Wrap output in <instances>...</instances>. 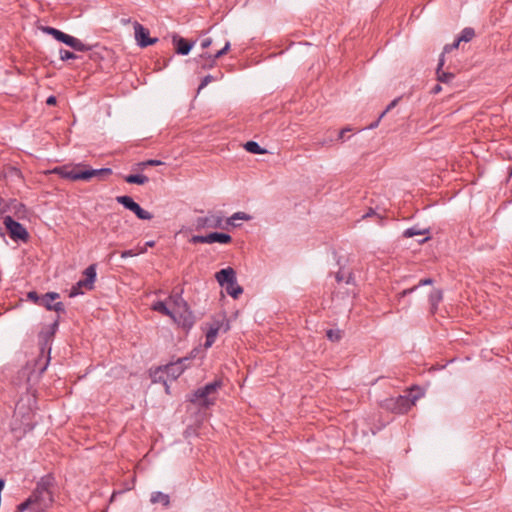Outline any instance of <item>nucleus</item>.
<instances>
[{"label":"nucleus","instance_id":"obj_1","mask_svg":"<svg viewBox=\"0 0 512 512\" xmlns=\"http://www.w3.org/2000/svg\"><path fill=\"white\" fill-rule=\"evenodd\" d=\"M54 484V478L46 475L37 482L35 489L30 494V498L34 505V512H46L54 502L51 488Z\"/></svg>","mask_w":512,"mask_h":512},{"label":"nucleus","instance_id":"obj_2","mask_svg":"<svg viewBox=\"0 0 512 512\" xmlns=\"http://www.w3.org/2000/svg\"><path fill=\"white\" fill-rule=\"evenodd\" d=\"M182 293V289H174L169 296V302L172 303V311L175 312L176 323L182 328L189 330L195 323V317L188 303L183 299Z\"/></svg>","mask_w":512,"mask_h":512},{"label":"nucleus","instance_id":"obj_3","mask_svg":"<svg viewBox=\"0 0 512 512\" xmlns=\"http://www.w3.org/2000/svg\"><path fill=\"white\" fill-rule=\"evenodd\" d=\"M221 386V380H214L213 382L195 390L189 397V401L198 404L201 407L208 408L215 403V397L210 396L215 394Z\"/></svg>","mask_w":512,"mask_h":512},{"label":"nucleus","instance_id":"obj_4","mask_svg":"<svg viewBox=\"0 0 512 512\" xmlns=\"http://www.w3.org/2000/svg\"><path fill=\"white\" fill-rule=\"evenodd\" d=\"M417 396L410 398L406 395H399L398 397H391L383 400L380 404L381 408L390 411L394 414L407 413L417 400Z\"/></svg>","mask_w":512,"mask_h":512},{"label":"nucleus","instance_id":"obj_5","mask_svg":"<svg viewBox=\"0 0 512 512\" xmlns=\"http://www.w3.org/2000/svg\"><path fill=\"white\" fill-rule=\"evenodd\" d=\"M3 223L6 227L9 237L15 241L28 242L30 235L27 229L19 222L15 221L11 216H5Z\"/></svg>","mask_w":512,"mask_h":512},{"label":"nucleus","instance_id":"obj_6","mask_svg":"<svg viewBox=\"0 0 512 512\" xmlns=\"http://www.w3.org/2000/svg\"><path fill=\"white\" fill-rule=\"evenodd\" d=\"M190 243H220V244H229L232 242V237L227 233L222 232H212L208 235H193L190 240Z\"/></svg>","mask_w":512,"mask_h":512},{"label":"nucleus","instance_id":"obj_7","mask_svg":"<svg viewBox=\"0 0 512 512\" xmlns=\"http://www.w3.org/2000/svg\"><path fill=\"white\" fill-rule=\"evenodd\" d=\"M195 351L196 350L192 351L190 356L178 358L176 361L165 365L164 368L160 370L166 373L168 378L176 380L187 368L186 365H183V361H191L194 358Z\"/></svg>","mask_w":512,"mask_h":512},{"label":"nucleus","instance_id":"obj_8","mask_svg":"<svg viewBox=\"0 0 512 512\" xmlns=\"http://www.w3.org/2000/svg\"><path fill=\"white\" fill-rule=\"evenodd\" d=\"M134 33L136 42L141 48H146L158 42V38H151L149 30L139 22H134Z\"/></svg>","mask_w":512,"mask_h":512},{"label":"nucleus","instance_id":"obj_9","mask_svg":"<svg viewBox=\"0 0 512 512\" xmlns=\"http://www.w3.org/2000/svg\"><path fill=\"white\" fill-rule=\"evenodd\" d=\"M55 39L59 42L66 44L67 46L71 47L75 51L84 52V51H89L92 48L90 45L84 44L79 39H77L71 35H68L62 31L60 32L59 36L56 37Z\"/></svg>","mask_w":512,"mask_h":512},{"label":"nucleus","instance_id":"obj_10","mask_svg":"<svg viewBox=\"0 0 512 512\" xmlns=\"http://www.w3.org/2000/svg\"><path fill=\"white\" fill-rule=\"evenodd\" d=\"M223 218L219 215L210 214L205 217H198L195 221L196 230L204 228H222Z\"/></svg>","mask_w":512,"mask_h":512},{"label":"nucleus","instance_id":"obj_11","mask_svg":"<svg viewBox=\"0 0 512 512\" xmlns=\"http://www.w3.org/2000/svg\"><path fill=\"white\" fill-rule=\"evenodd\" d=\"M172 41L175 46V51L179 55H188L195 44L194 41H188L177 35L173 36Z\"/></svg>","mask_w":512,"mask_h":512},{"label":"nucleus","instance_id":"obj_12","mask_svg":"<svg viewBox=\"0 0 512 512\" xmlns=\"http://www.w3.org/2000/svg\"><path fill=\"white\" fill-rule=\"evenodd\" d=\"M215 278L222 287H225L236 280V273L233 268L227 267L216 272Z\"/></svg>","mask_w":512,"mask_h":512},{"label":"nucleus","instance_id":"obj_13","mask_svg":"<svg viewBox=\"0 0 512 512\" xmlns=\"http://www.w3.org/2000/svg\"><path fill=\"white\" fill-rule=\"evenodd\" d=\"M111 174H112L111 168L92 169L86 165V167L83 170V176H84L85 181L90 180L92 177H97L99 180H104L106 177L110 176Z\"/></svg>","mask_w":512,"mask_h":512},{"label":"nucleus","instance_id":"obj_14","mask_svg":"<svg viewBox=\"0 0 512 512\" xmlns=\"http://www.w3.org/2000/svg\"><path fill=\"white\" fill-rule=\"evenodd\" d=\"M50 353V349H48L46 352H42L40 349V353L37 359L34 361V370H38L39 375H42L47 369L50 362Z\"/></svg>","mask_w":512,"mask_h":512},{"label":"nucleus","instance_id":"obj_15","mask_svg":"<svg viewBox=\"0 0 512 512\" xmlns=\"http://www.w3.org/2000/svg\"><path fill=\"white\" fill-rule=\"evenodd\" d=\"M83 274L85 278L81 279V284H84V288L92 290L96 279V264L89 265Z\"/></svg>","mask_w":512,"mask_h":512},{"label":"nucleus","instance_id":"obj_16","mask_svg":"<svg viewBox=\"0 0 512 512\" xmlns=\"http://www.w3.org/2000/svg\"><path fill=\"white\" fill-rule=\"evenodd\" d=\"M193 61L196 63L197 69L200 70L212 69L216 65L213 58H211V54L209 53L200 54L199 56L195 57Z\"/></svg>","mask_w":512,"mask_h":512},{"label":"nucleus","instance_id":"obj_17","mask_svg":"<svg viewBox=\"0 0 512 512\" xmlns=\"http://www.w3.org/2000/svg\"><path fill=\"white\" fill-rule=\"evenodd\" d=\"M444 63H445L444 55L441 54L439 57V62H438L437 69H436L437 80L441 83H449L454 79L455 75L451 72H445L442 70Z\"/></svg>","mask_w":512,"mask_h":512},{"label":"nucleus","instance_id":"obj_18","mask_svg":"<svg viewBox=\"0 0 512 512\" xmlns=\"http://www.w3.org/2000/svg\"><path fill=\"white\" fill-rule=\"evenodd\" d=\"M53 331H49L47 328L40 331L38 338H39V345L42 352H46L48 349L51 350V342L54 338Z\"/></svg>","mask_w":512,"mask_h":512},{"label":"nucleus","instance_id":"obj_19","mask_svg":"<svg viewBox=\"0 0 512 512\" xmlns=\"http://www.w3.org/2000/svg\"><path fill=\"white\" fill-rule=\"evenodd\" d=\"M222 326V323L216 322L213 323L206 333V340L204 343L205 348H209L213 345L216 340L217 334Z\"/></svg>","mask_w":512,"mask_h":512},{"label":"nucleus","instance_id":"obj_20","mask_svg":"<svg viewBox=\"0 0 512 512\" xmlns=\"http://www.w3.org/2000/svg\"><path fill=\"white\" fill-rule=\"evenodd\" d=\"M60 298V294L57 292H48L41 295L39 306L44 307L48 311H52L53 302Z\"/></svg>","mask_w":512,"mask_h":512},{"label":"nucleus","instance_id":"obj_21","mask_svg":"<svg viewBox=\"0 0 512 512\" xmlns=\"http://www.w3.org/2000/svg\"><path fill=\"white\" fill-rule=\"evenodd\" d=\"M85 167V164H77L73 167H70L68 174H66V179L72 181L84 180L83 170Z\"/></svg>","mask_w":512,"mask_h":512},{"label":"nucleus","instance_id":"obj_22","mask_svg":"<svg viewBox=\"0 0 512 512\" xmlns=\"http://www.w3.org/2000/svg\"><path fill=\"white\" fill-rule=\"evenodd\" d=\"M152 309L157 311L165 316H169L176 323L175 312L172 311V308H168L166 303L163 301H157L153 304Z\"/></svg>","mask_w":512,"mask_h":512},{"label":"nucleus","instance_id":"obj_23","mask_svg":"<svg viewBox=\"0 0 512 512\" xmlns=\"http://www.w3.org/2000/svg\"><path fill=\"white\" fill-rule=\"evenodd\" d=\"M151 503H161L163 506L168 507L170 505V497L168 494H164L160 491L153 492L150 498Z\"/></svg>","mask_w":512,"mask_h":512},{"label":"nucleus","instance_id":"obj_24","mask_svg":"<svg viewBox=\"0 0 512 512\" xmlns=\"http://www.w3.org/2000/svg\"><path fill=\"white\" fill-rule=\"evenodd\" d=\"M130 211H132L141 220H151L153 218V215L150 212L144 210L136 202L131 206Z\"/></svg>","mask_w":512,"mask_h":512},{"label":"nucleus","instance_id":"obj_25","mask_svg":"<svg viewBox=\"0 0 512 512\" xmlns=\"http://www.w3.org/2000/svg\"><path fill=\"white\" fill-rule=\"evenodd\" d=\"M130 211H132L141 220H151L153 218V215L150 212L144 210L136 202L131 206Z\"/></svg>","mask_w":512,"mask_h":512},{"label":"nucleus","instance_id":"obj_26","mask_svg":"<svg viewBox=\"0 0 512 512\" xmlns=\"http://www.w3.org/2000/svg\"><path fill=\"white\" fill-rule=\"evenodd\" d=\"M124 180L129 184L143 185L149 181V178L143 174H130L125 176Z\"/></svg>","mask_w":512,"mask_h":512},{"label":"nucleus","instance_id":"obj_27","mask_svg":"<svg viewBox=\"0 0 512 512\" xmlns=\"http://www.w3.org/2000/svg\"><path fill=\"white\" fill-rule=\"evenodd\" d=\"M225 290L234 299H237L243 293V288L237 284V280L226 285Z\"/></svg>","mask_w":512,"mask_h":512},{"label":"nucleus","instance_id":"obj_28","mask_svg":"<svg viewBox=\"0 0 512 512\" xmlns=\"http://www.w3.org/2000/svg\"><path fill=\"white\" fill-rule=\"evenodd\" d=\"M443 299V292L440 289L433 290L429 295V301L432 306L433 312L437 309L438 304Z\"/></svg>","mask_w":512,"mask_h":512},{"label":"nucleus","instance_id":"obj_29","mask_svg":"<svg viewBox=\"0 0 512 512\" xmlns=\"http://www.w3.org/2000/svg\"><path fill=\"white\" fill-rule=\"evenodd\" d=\"M433 283H434V280L432 278L421 279L417 285H415L412 288L403 290L399 294V296L400 297H405L406 295L411 294L412 292H414L418 287L425 286V285H432Z\"/></svg>","mask_w":512,"mask_h":512},{"label":"nucleus","instance_id":"obj_30","mask_svg":"<svg viewBox=\"0 0 512 512\" xmlns=\"http://www.w3.org/2000/svg\"><path fill=\"white\" fill-rule=\"evenodd\" d=\"M244 148L253 154H264L266 153V150L262 148L257 142L255 141H248L245 143Z\"/></svg>","mask_w":512,"mask_h":512},{"label":"nucleus","instance_id":"obj_31","mask_svg":"<svg viewBox=\"0 0 512 512\" xmlns=\"http://www.w3.org/2000/svg\"><path fill=\"white\" fill-rule=\"evenodd\" d=\"M475 36V31L471 27H466L462 30L460 36L458 37V42H469Z\"/></svg>","mask_w":512,"mask_h":512},{"label":"nucleus","instance_id":"obj_32","mask_svg":"<svg viewBox=\"0 0 512 512\" xmlns=\"http://www.w3.org/2000/svg\"><path fill=\"white\" fill-rule=\"evenodd\" d=\"M27 510L34 512V505L30 496L24 502L17 505L15 512H25Z\"/></svg>","mask_w":512,"mask_h":512},{"label":"nucleus","instance_id":"obj_33","mask_svg":"<svg viewBox=\"0 0 512 512\" xmlns=\"http://www.w3.org/2000/svg\"><path fill=\"white\" fill-rule=\"evenodd\" d=\"M250 219H251L250 215H248V214H246L244 212H236L230 218L227 219V224L235 226V223H234L235 220H245V221H248Z\"/></svg>","mask_w":512,"mask_h":512},{"label":"nucleus","instance_id":"obj_34","mask_svg":"<svg viewBox=\"0 0 512 512\" xmlns=\"http://www.w3.org/2000/svg\"><path fill=\"white\" fill-rule=\"evenodd\" d=\"M326 337L332 342H338L342 338V331L339 329H329L326 331Z\"/></svg>","mask_w":512,"mask_h":512},{"label":"nucleus","instance_id":"obj_35","mask_svg":"<svg viewBox=\"0 0 512 512\" xmlns=\"http://www.w3.org/2000/svg\"><path fill=\"white\" fill-rule=\"evenodd\" d=\"M116 201L123 205V207H125L126 209L130 210L131 206L134 204V200L132 197L130 196H127V195H123V196H117L116 197Z\"/></svg>","mask_w":512,"mask_h":512},{"label":"nucleus","instance_id":"obj_36","mask_svg":"<svg viewBox=\"0 0 512 512\" xmlns=\"http://www.w3.org/2000/svg\"><path fill=\"white\" fill-rule=\"evenodd\" d=\"M426 232H428V230H420L416 227H411V228H408L406 229L404 232H403V236L405 238H411V237H414L416 235H422V234H425Z\"/></svg>","mask_w":512,"mask_h":512},{"label":"nucleus","instance_id":"obj_37","mask_svg":"<svg viewBox=\"0 0 512 512\" xmlns=\"http://www.w3.org/2000/svg\"><path fill=\"white\" fill-rule=\"evenodd\" d=\"M230 49V42L227 41L222 49L217 51L215 54L211 55V58H213L214 62L216 63V60L220 57L224 56Z\"/></svg>","mask_w":512,"mask_h":512},{"label":"nucleus","instance_id":"obj_38","mask_svg":"<svg viewBox=\"0 0 512 512\" xmlns=\"http://www.w3.org/2000/svg\"><path fill=\"white\" fill-rule=\"evenodd\" d=\"M60 59L62 61L70 60V59H76L77 55L69 50L60 49L59 51Z\"/></svg>","mask_w":512,"mask_h":512},{"label":"nucleus","instance_id":"obj_39","mask_svg":"<svg viewBox=\"0 0 512 512\" xmlns=\"http://www.w3.org/2000/svg\"><path fill=\"white\" fill-rule=\"evenodd\" d=\"M69 168H70V166H67V165L55 167L52 170V173L59 175L63 179H66V174H68Z\"/></svg>","mask_w":512,"mask_h":512},{"label":"nucleus","instance_id":"obj_40","mask_svg":"<svg viewBox=\"0 0 512 512\" xmlns=\"http://www.w3.org/2000/svg\"><path fill=\"white\" fill-rule=\"evenodd\" d=\"M82 287H84V284H81V280H79L74 286H72V288L70 290V293H69V296L70 297H75V296H78V295L82 294L83 293L81 291Z\"/></svg>","mask_w":512,"mask_h":512},{"label":"nucleus","instance_id":"obj_41","mask_svg":"<svg viewBox=\"0 0 512 512\" xmlns=\"http://www.w3.org/2000/svg\"><path fill=\"white\" fill-rule=\"evenodd\" d=\"M335 278L338 283L345 281L347 284H350L351 280L353 279L351 273H349V275L345 278L344 274L340 271L336 274Z\"/></svg>","mask_w":512,"mask_h":512},{"label":"nucleus","instance_id":"obj_42","mask_svg":"<svg viewBox=\"0 0 512 512\" xmlns=\"http://www.w3.org/2000/svg\"><path fill=\"white\" fill-rule=\"evenodd\" d=\"M460 42H458V38L454 41V43L452 44H446L443 48V52L441 54H443L445 56L446 53H450L452 50L458 48Z\"/></svg>","mask_w":512,"mask_h":512},{"label":"nucleus","instance_id":"obj_43","mask_svg":"<svg viewBox=\"0 0 512 512\" xmlns=\"http://www.w3.org/2000/svg\"><path fill=\"white\" fill-rule=\"evenodd\" d=\"M27 298L31 300L33 303L39 305L41 295H39L36 291H29L27 293Z\"/></svg>","mask_w":512,"mask_h":512},{"label":"nucleus","instance_id":"obj_44","mask_svg":"<svg viewBox=\"0 0 512 512\" xmlns=\"http://www.w3.org/2000/svg\"><path fill=\"white\" fill-rule=\"evenodd\" d=\"M215 78L212 75H206L202 80L198 87V92L205 88L210 82L214 81Z\"/></svg>","mask_w":512,"mask_h":512},{"label":"nucleus","instance_id":"obj_45","mask_svg":"<svg viewBox=\"0 0 512 512\" xmlns=\"http://www.w3.org/2000/svg\"><path fill=\"white\" fill-rule=\"evenodd\" d=\"M52 311H55V312H57L58 314H60V313H63V314H64V313H66V309H65V306H64L63 302H61V301L55 302V303L53 304Z\"/></svg>","mask_w":512,"mask_h":512},{"label":"nucleus","instance_id":"obj_46","mask_svg":"<svg viewBox=\"0 0 512 512\" xmlns=\"http://www.w3.org/2000/svg\"><path fill=\"white\" fill-rule=\"evenodd\" d=\"M399 100H400V98H396V99H394L393 101H391V102L388 104V106L386 107V109H385V110L380 114V118H383V117H384V115H385L387 112H389L392 108H394V107L397 105V103H398V101H399Z\"/></svg>","mask_w":512,"mask_h":512},{"label":"nucleus","instance_id":"obj_47","mask_svg":"<svg viewBox=\"0 0 512 512\" xmlns=\"http://www.w3.org/2000/svg\"><path fill=\"white\" fill-rule=\"evenodd\" d=\"M44 31L49 35H52L54 38L58 37L61 32L60 30L53 27H45Z\"/></svg>","mask_w":512,"mask_h":512},{"label":"nucleus","instance_id":"obj_48","mask_svg":"<svg viewBox=\"0 0 512 512\" xmlns=\"http://www.w3.org/2000/svg\"><path fill=\"white\" fill-rule=\"evenodd\" d=\"M44 31L49 35H52L54 38L58 37L61 32L60 30L53 27H45Z\"/></svg>","mask_w":512,"mask_h":512},{"label":"nucleus","instance_id":"obj_49","mask_svg":"<svg viewBox=\"0 0 512 512\" xmlns=\"http://www.w3.org/2000/svg\"><path fill=\"white\" fill-rule=\"evenodd\" d=\"M59 322H60V318H59V316H57V318L54 320V322L49 327H47V329L49 331H53V333L55 334L58 329Z\"/></svg>","mask_w":512,"mask_h":512},{"label":"nucleus","instance_id":"obj_50","mask_svg":"<svg viewBox=\"0 0 512 512\" xmlns=\"http://www.w3.org/2000/svg\"><path fill=\"white\" fill-rule=\"evenodd\" d=\"M11 206L17 211L19 212L21 209L25 211V205L16 201V200H13L11 202Z\"/></svg>","mask_w":512,"mask_h":512},{"label":"nucleus","instance_id":"obj_51","mask_svg":"<svg viewBox=\"0 0 512 512\" xmlns=\"http://www.w3.org/2000/svg\"><path fill=\"white\" fill-rule=\"evenodd\" d=\"M146 164L148 166H159V165H163L164 163L161 160L149 159V160H146Z\"/></svg>","mask_w":512,"mask_h":512},{"label":"nucleus","instance_id":"obj_52","mask_svg":"<svg viewBox=\"0 0 512 512\" xmlns=\"http://www.w3.org/2000/svg\"><path fill=\"white\" fill-rule=\"evenodd\" d=\"M211 44H212V39H211V38H206V39L202 40V42H201V47H202L203 49H206V48H208Z\"/></svg>","mask_w":512,"mask_h":512},{"label":"nucleus","instance_id":"obj_53","mask_svg":"<svg viewBox=\"0 0 512 512\" xmlns=\"http://www.w3.org/2000/svg\"><path fill=\"white\" fill-rule=\"evenodd\" d=\"M57 102V99L55 96L51 95L46 99V104L49 106L55 105Z\"/></svg>","mask_w":512,"mask_h":512},{"label":"nucleus","instance_id":"obj_54","mask_svg":"<svg viewBox=\"0 0 512 512\" xmlns=\"http://www.w3.org/2000/svg\"><path fill=\"white\" fill-rule=\"evenodd\" d=\"M134 255L135 254L132 250H125L121 253L122 258L130 257V256H134Z\"/></svg>","mask_w":512,"mask_h":512},{"label":"nucleus","instance_id":"obj_55","mask_svg":"<svg viewBox=\"0 0 512 512\" xmlns=\"http://www.w3.org/2000/svg\"><path fill=\"white\" fill-rule=\"evenodd\" d=\"M441 90H442L441 85H440V84H436V85L431 89V93H432V94H438Z\"/></svg>","mask_w":512,"mask_h":512},{"label":"nucleus","instance_id":"obj_56","mask_svg":"<svg viewBox=\"0 0 512 512\" xmlns=\"http://www.w3.org/2000/svg\"><path fill=\"white\" fill-rule=\"evenodd\" d=\"M136 167L138 170H144L148 165L146 164V161H142L136 164Z\"/></svg>","mask_w":512,"mask_h":512},{"label":"nucleus","instance_id":"obj_57","mask_svg":"<svg viewBox=\"0 0 512 512\" xmlns=\"http://www.w3.org/2000/svg\"><path fill=\"white\" fill-rule=\"evenodd\" d=\"M349 131H351V129H350V128H344V129H342V130L339 132V136H338V137H339V139H343V138H344V136H345V133H346V132H349Z\"/></svg>","mask_w":512,"mask_h":512},{"label":"nucleus","instance_id":"obj_58","mask_svg":"<svg viewBox=\"0 0 512 512\" xmlns=\"http://www.w3.org/2000/svg\"><path fill=\"white\" fill-rule=\"evenodd\" d=\"M381 119H382V118H380V116H379V117H378V119H377L375 122L371 123V124L368 126V128H369V129H374V128H376V127L378 126V124H379V122H380V120H381Z\"/></svg>","mask_w":512,"mask_h":512},{"label":"nucleus","instance_id":"obj_59","mask_svg":"<svg viewBox=\"0 0 512 512\" xmlns=\"http://www.w3.org/2000/svg\"><path fill=\"white\" fill-rule=\"evenodd\" d=\"M372 215H376V213H375V211L372 208H370L369 211L366 214L363 215V218L365 219V218H368V217H370Z\"/></svg>","mask_w":512,"mask_h":512},{"label":"nucleus","instance_id":"obj_60","mask_svg":"<svg viewBox=\"0 0 512 512\" xmlns=\"http://www.w3.org/2000/svg\"><path fill=\"white\" fill-rule=\"evenodd\" d=\"M191 361H183V365H186L187 367L189 366Z\"/></svg>","mask_w":512,"mask_h":512},{"label":"nucleus","instance_id":"obj_61","mask_svg":"<svg viewBox=\"0 0 512 512\" xmlns=\"http://www.w3.org/2000/svg\"><path fill=\"white\" fill-rule=\"evenodd\" d=\"M147 245L152 247L154 245V242L153 241L147 242Z\"/></svg>","mask_w":512,"mask_h":512},{"label":"nucleus","instance_id":"obj_62","mask_svg":"<svg viewBox=\"0 0 512 512\" xmlns=\"http://www.w3.org/2000/svg\"><path fill=\"white\" fill-rule=\"evenodd\" d=\"M429 239V237H425L424 239H422L420 242L423 243L425 241H427Z\"/></svg>","mask_w":512,"mask_h":512},{"label":"nucleus","instance_id":"obj_63","mask_svg":"<svg viewBox=\"0 0 512 512\" xmlns=\"http://www.w3.org/2000/svg\"><path fill=\"white\" fill-rule=\"evenodd\" d=\"M0 236H4V233L2 232V228L0 227Z\"/></svg>","mask_w":512,"mask_h":512}]
</instances>
